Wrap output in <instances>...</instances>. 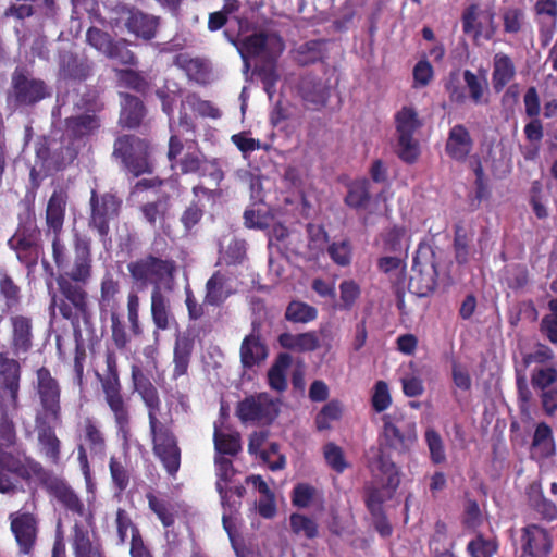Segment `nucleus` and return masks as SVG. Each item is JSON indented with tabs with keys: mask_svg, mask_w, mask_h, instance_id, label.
Here are the masks:
<instances>
[{
	"mask_svg": "<svg viewBox=\"0 0 557 557\" xmlns=\"http://www.w3.org/2000/svg\"><path fill=\"white\" fill-rule=\"evenodd\" d=\"M38 482L46 492L57 499L62 508L94 524V512L69 482L44 467V465L24 451H3L0 449V493L14 494L23 490V484Z\"/></svg>",
	"mask_w": 557,
	"mask_h": 557,
	"instance_id": "nucleus-1",
	"label": "nucleus"
},
{
	"mask_svg": "<svg viewBox=\"0 0 557 557\" xmlns=\"http://www.w3.org/2000/svg\"><path fill=\"white\" fill-rule=\"evenodd\" d=\"M131 382L147 410L149 437L152 453L165 472L175 478L181 468L182 449L173 431L172 420L162 421V401L157 386L141 366H131Z\"/></svg>",
	"mask_w": 557,
	"mask_h": 557,
	"instance_id": "nucleus-2",
	"label": "nucleus"
},
{
	"mask_svg": "<svg viewBox=\"0 0 557 557\" xmlns=\"http://www.w3.org/2000/svg\"><path fill=\"white\" fill-rule=\"evenodd\" d=\"M238 25V38L233 41V44L237 47L246 64L248 58H258L264 62V65L259 70V75L264 85V90L271 99L275 92V85L278 81V74L273 65V61L283 52L284 44L274 33H260L245 36L244 33L248 28V23H244L239 20Z\"/></svg>",
	"mask_w": 557,
	"mask_h": 557,
	"instance_id": "nucleus-3",
	"label": "nucleus"
},
{
	"mask_svg": "<svg viewBox=\"0 0 557 557\" xmlns=\"http://www.w3.org/2000/svg\"><path fill=\"white\" fill-rule=\"evenodd\" d=\"M381 420V445L399 455L408 454L418 442L414 417L401 408H395L384 413Z\"/></svg>",
	"mask_w": 557,
	"mask_h": 557,
	"instance_id": "nucleus-4",
	"label": "nucleus"
},
{
	"mask_svg": "<svg viewBox=\"0 0 557 557\" xmlns=\"http://www.w3.org/2000/svg\"><path fill=\"white\" fill-rule=\"evenodd\" d=\"M36 393L39 399L41 421L58 424L62 420L61 386L50 370L41 367L36 371Z\"/></svg>",
	"mask_w": 557,
	"mask_h": 557,
	"instance_id": "nucleus-5",
	"label": "nucleus"
},
{
	"mask_svg": "<svg viewBox=\"0 0 557 557\" xmlns=\"http://www.w3.org/2000/svg\"><path fill=\"white\" fill-rule=\"evenodd\" d=\"M113 154L121 158L125 168L136 176L152 171L149 145L144 139L135 136L119 137Z\"/></svg>",
	"mask_w": 557,
	"mask_h": 557,
	"instance_id": "nucleus-6",
	"label": "nucleus"
},
{
	"mask_svg": "<svg viewBox=\"0 0 557 557\" xmlns=\"http://www.w3.org/2000/svg\"><path fill=\"white\" fill-rule=\"evenodd\" d=\"M82 432L84 444L77 446V460L86 482H89L91 480V470L87 449H89L92 456H102L106 453L107 440L98 422L90 417L84 419Z\"/></svg>",
	"mask_w": 557,
	"mask_h": 557,
	"instance_id": "nucleus-7",
	"label": "nucleus"
},
{
	"mask_svg": "<svg viewBox=\"0 0 557 557\" xmlns=\"http://www.w3.org/2000/svg\"><path fill=\"white\" fill-rule=\"evenodd\" d=\"M398 135V156L406 162H413L419 154L418 141L413 138L414 132L421 123L416 110L404 107L395 116Z\"/></svg>",
	"mask_w": 557,
	"mask_h": 557,
	"instance_id": "nucleus-8",
	"label": "nucleus"
},
{
	"mask_svg": "<svg viewBox=\"0 0 557 557\" xmlns=\"http://www.w3.org/2000/svg\"><path fill=\"white\" fill-rule=\"evenodd\" d=\"M40 231L33 218L28 216L20 224L15 234L9 239L8 244L16 252L20 261L27 267L34 264L39 256Z\"/></svg>",
	"mask_w": 557,
	"mask_h": 557,
	"instance_id": "nucleus-9",
	"label": "nucleus"
},
{
	"mask_svg": "<svg viewBox=\"0 0 557 557\" xmlns=\"http://www.w3.org/2000/svg\"><path fill=\"white\" fill-rule=\"evenodd\" d=\"M103 400L109 408L117 437L128 445L132 437L131 405L124 395L123 387L101 389Z\"/></svg>",
	"mask_w": 557,
	"mask_h": 557,
	"instance_id": "nucleus-10",
	"label": "nucleus"
},
{
	"mask_svg": "<svg viewBox=\"0 0 557 557\" xmlns=\"http://www.w3.org/2000/svg\"><path fill=\"white\" fill-rule=\"evenodd\" d=\"M276 405L268 393H259L245 397L236 406V416L243 423H271L277 416Z\"/></svg>",
	"mask_w": 557,
	"mask_h": 557,
	"instance_id": "nucleus-11",
	"label": "nucleus"
},
{
	"mask_svg": "<svg viewBox=\"0 0 557 557\" xmlns=\"http://www.w3.org/2000/svg\"><path fill=\"white\" fill-rule=\"evenodd\" d=\"M84 112L76 113L65 120L66 135L73 139H81L92 135L100 127V120L96 114L100 106L95 99L84 100L76 104Z\"/></svg>",
	"mask_w": 557,
	"mask_h": 557,
	"instance_id": "nucleus-12",
	"label": "nucleus"
},
{
	"mask_svg": "<svg viewBox=\"0 0 557 557\" xmlns=\"http://www.w3.org/2000/svg\"><path fill=\"white\" fill-rule=\"evenodd\" d=\"M9 520L20 553L30 554L37 540L38 521L36 516L32 512L15 511L10 513Z\"/></svg>",
	"mask_w": 557,
	"mask_h": 557,
	"instance_id": "nucleus-13",
	"label": "nucleus"
},
{
	"mask_svg": "<svg viewBox=\"0 0 557 557\" xmlns=\"http://www.w3.org/2000/svg\"><path fill=\"white\" fill-rule=\"evenodd\" d=\"M520 548V557H548L553 540L545 528L531 523L521 529Z\"/></svg>",
	"mask_w": 557,
	"mask_h": 557,
	"instance_id": "nucleus-14",
	"label": "nucleus"
},
{
	"mask_svg": "<svg viewBox=\"0 0 557 557\" xmlns=\"http://www.w3.org/2000/svg\"><path fill=\"white\" fill-rule=\"evenodd\" d=\"M120 206L121 201L114 195L104 194L98 196L95 190L91 191V218L89 224L98 231L100 236L108 234V224L117 215Z\"/></svg>",
	"mask_w": 557,
	"mask_h": 557,
	"instance_id": "nucleus-15",
	"label": "nucleus"
},
{
	"mask_svg": "<svg viewBox=\"0 0 557 557\" xmlns=\"http://www.w3.org/2000/svg\"><path fill=\"white\" fill-rule=\"evenodd\" d=\"M168 158L171 162V168L178 166L183 174L197 173L203 166L201 152L190 146L185 148L176 136H171L170 138Z\"/></svg>",
	"mask_w": 557,
	"mask_h": 557,
	"instance_id": "nucleus-16",
	"label": "nucleus"
},
{
	"mask_svg": "<svg viewBox=\"0 0 557 557\" xmlns=\"http://www.w3.org/2000/svg\"><path fill=\"white\" fill-rule=\"evenodd\" d=\"M153 187V181L152 180H140L136 183L134 186L131 195L129 200L132 202H139L141 200H147V203L143 205L140 207V211L145 218V220L150 223L151 225H154L157 221H160L163 219L168 206L166 202L163 200H153L150 201L149 197V189Z\"/></svg>",
	"mask_w": 557,
	"mask_h": 557,
	"instance_id": "nucleus-17",
	"label": "nucleus"
},
{
	"mask_svg": "<svg viewBox=\"0 0 557 557\" xmlns=\"http://www.w3.org/2000/svg\"><path fill=\"white\" fill-rule=\"evenodd\" d=\"M127 268L133 278H168L176 274V267L173 261L152 256L131 262Z\"/></svg>",
	"mask_w": 557,
	"mask_h": 557,
	"instance_id": "nucleus-18",
	"label": "nucleus"
},
{
	"mask_svg": "<svg viewBox=\"0 0 557 557\" xmlns=\"http://www.w3.org/2000/svg\"><path fill=\"white\" fill-rule=\"evenodd\" d=\"M117 23H122L129 33L137 37L149 40L156 35L158 20L138 10L122 8L119 13Z\"/></svg>",
	"mask_w": 557,
	"mask_h": 557,
	"instance_id": "nucleus-19",
	"label": "nucleus"
},
{
	"mask_svg": "<svg viewBox=\"0 0 557 557\" xmlns=\"http://www.w3.org/2000/svg\"><path fill=\"white\" fill-rule=\"evenodd\" d=\"M269 348L259 330L253 325L252 332L246 335L240 344L239 357L243 368L252 369L267 360Z\"/></svg>",
	"mask_w": 557,
	"mask_h": 557,
	"instance_id": "nucleus-20",
	"label": "nucleus"
},
{
	"mask_svg": "<svg viewBox=\"0 0 557 557\" xmlns=\"http://www.w3.org/2000/svg\"><path fill=\"white\" fill-rule=\"evenodd\" d=\"M37 440L40 455L51 465L58 466L61 461L62 443L49 421H41L37 416Z\"/></svg>",
	"mask_w": 557,
	"mask_h": 557,
	"instance_id": "nucleus-21",
	"label": "nucleus"
},
{
	"mask_svg": "<svg viewBox=\"0 0 557 557\" xmlns=\"http://www.w3.org/2000/svg\"><path fill=\"white\" fill-rule=\"evenodd\" d=\"M13 97L18 104H33L48 94L44 82L15 73L12 78Z\"/></svg>",
	"mask_w": 557,
	"mask_h": 557,
	"instance_id": "nucleus-22",
	"label": "nucleus"
},
{
	"mask_svg": "<svg viewBox=\"0 0 557 557\" xmlns=\"http://www.w3.org/2000/svg\"><path fill=\"white\" fill-rule=\"evenodd\" d=\"M297 90L305 104L312 109L325 106L330 96L329 87L320 78L312 75L301 77Z\"/></svg>",
	"mask_w": 557,
	"mask_h": 557,
	"instance_id": "nucleus-23",
	"label": "nucleus"
},
{
	"mask_svg": "<svg viewBox=\"0 0 557 557\" xmlns=\"http://www.w3.org/2000/svg\"><path fill=\"white\" fill-rule=\"evenodd\" d=\"M494 15L491 12L480 11L476 7L469 8L463 14V32L474 38L491 39L494 35Z\"/></svg>",
	"mask_w": 557,
	"mask_h": 557,
	"instance_id": "nucleus-24",
	"label": "nucleus"
},
{
	"mask_svg": "<svg viewBox=\"0 0 557 557\" xmlns=\"http://www.w3.org/2000/svg\"><path fill=\"white\" fill-rule=\"evenodd\" d=\"M0 377L3 388L9 392L12 407L17 408L21 366L17 360L9 358L7 352H0Z\"/></svg>",
	"mask_w": 557,
	"mask_h": 557,
	"instance_id": "nucleus-25",
	"label": "nucleus"
},
{
	"mask_svg": "<svg viewBox=\"0 0 557 557\" xmlns=\"http://www.w3.org/2000/svg\"><path fill=\"white\" fill-rule=\"evenodd\" d=\"M72 549L74 557H104L100 542H92L89 531L78 521L72 527Z\"/></svg>",
	"mask_w": 557,
	"mask_h": 557,
	"instance_id": "nucleus-26",
	"label": "nucleus"
},
{
	"mask_svg": "<svg viewBox=\"0 0 557 557\" xmlns=\"http://www.w3.org/2000/svg\"><path fill=\"white\" fill-rule=\"evenodd\" d=\"M473 148L469 131L462 124H456L448 133L446 141L447 154L456 161H465Z\"/></svg>",
	"mask_w": 557,
	"mask_h": 557,
	"instance_id": "nucleus-27",
	"label": "nucleus"
},
{
	"mask_svg": "<svg viewBox=\"0 0 557 557\" xmlns=\"http://www.w3.org/2000/svg\"><path fill=\"white\" fill-rule=\"evenodd\" d=\"M10 321L12 326L11 347L13 352L16 356L28 352L33 346V326L30 318L13 315Z\"/></svg>",
	"mask_w": 557,
	"mask_h": 557,
	"instance_id": "nucleus-28",
	"label": "nucleus"
},
{
	"mask_svg": "<svg viewBox=\"0 0 557 557\" xmlns=\"http://www.w3.org/2000/svg\"><path fill=\"white\" fill-rule=\"evenodd\" d=\"M194 346V339L189 335H183L176 338L173 349V380H177L187 374Z\"/></svg>",
	"mask_w": 557,
	"mask_h": 557,
	"instance_id": "nucleus-29",
	"label": "nucleus"
},
{
	"mask_svg": "<svg viewBox=\"0 0 557 557\" xmlns=\"http://www.w3.org/2000/svg\"><path fill=\"white\" fill-rule=\"evenodd\" d=\"M516 76V66L512 59L497 52L493 57L492 86L496 92L502 91Z\"/></svg>",
	"mask_w": 557,
	"mask_h": 557,
	"instance_id": "nucleus-30",
	"label": "nucleus"
},
{
	"mask_svg": "<svg viewBox=\"0 0 557 557\" xmlns=\"http://www.w3.org/2000/svg\"><path fill=\"white\" fill-rule=\"evenodd\" d=\"M67 196L63 190H55L50 197L46 210L49 234H60L63 228Z\"/></svg>",
	"mask_w": 557,
	"mask_h": 557,
	"instance_id": "nucleus-31",
	"label": "nucleus"
},
{
	"mask_svg": "<svg viewBox=\"0 0 557 557\" xmlns=\"http://www.w3.org/2000/svg\"><path fill=\"white\" fill-rule=\"evenodd\" d=\"M151 317L156 325L153 335L158 339L159 331L170 329V320L172 319L170 302L158 285L154 286L151 293Z\"/></svg>",
	"mask_w": 557,
	"mask_h": 557,
	"instance_id": "nucleus-32",
	"label": "nucleus"
},
{
	"mask_svg": "<svg viewBox=\"0 0 557 557\" xmlns=\"http://www.w3.org/2000/svg\"><path fill=\"white\" fill-rule=\"evenodd\" d=\"M293 363V358L287 352H280L268 370V385L272 391L284 393L287 387V370Z\"/></svg>",
	"mask_w": 557,
	"mask_h": 557,
	"instance_id": "nucleus-33",
	"label": "nucleus"
},
{
	"mask_svg": "<svg viewBox=\"0 0 557 557\" xmlns=\"http://www.w3.org/2000/svg\"><path fill=\"white\" fill-rule=\"evenodd\" d=\"M385 449L386 448H384V446H380L377 454L373 458V463L379 472L385 476L383 487L394 493L400 484V473L396 463L392 460Z\"/></svg>",
	"mask_w": 557,
	"mask_h": 557,
	"instance_id": "nucleus-34",
	"label": "nucleus"
},
{
	"mask_svg": "<svg viewBox=\"0 0 557 557\" xmlns=\"http://www.w3.org/2000/svg\"><path fill=\"white\" fill-rule=\"evenodd\" d=\"M277 341L281 347L300 352L313 351L320 346L319 338L314 332L300 334L285 332L278 335Z\"/></svg>",
	"mask_w": 557,
	"mask_h": 557,
	"instance_id": "nucleus-35",
	"label": "nucleus"
},
{
	"mask_svg": "<svg viewBox=\"0 0 557 557\" xmlns=\"http://www.w3.org/2000/svg\"><path fill=\"white\" fill-rule=\"evenodd\" d=\"M383 252L406 256L409 249V235L404 227L393 226L383 233Z\"/></svg>",
	"mask_w": 557,
	"mask_h": 557,
	"instance_id": "nucleus-36",
	"label": "nucleus"
},
{
	"mask_svg": "<svg viewBox=\"0 0 557 557\" xmlns=\"http://www.w3.org/2000/svg\"><path fill=\"white\" fill-rule=\"evenodd\" d=\"M106 369L103 373H96L97 380L100 383L101 389L123 387L120 370L117 364V356L113 349L108 348L104 354Z\"/></svg>",
	"mask_w": 557,
	"mask_h": 557,
	"instance_id": "nucleus-37",
	"label": "nucleus"
},
{
	"mask_svg": "<svg viewBox=\"0 0 557 557\" xmlns=\"http://www.w3.org/2000/svg\"><path fill=\"white\" fill-rule=\"evenodd\" d=\"M122 110L120 123L126 127H135L139 125L144 117V107L138 98L128 94H121Z\"/></svg>",
	"mask_w": 557,
	"mask_h": 557,
	"instance_id": "nucleus-38",
	"label": "nucleus"
},
{
	"mask_svg": "<svg viewBox=\"0 0 557 557\" xmlns=\"http://www.w3.org/2000/svg\"><path fill=\"white\" fill-rule=\"evenodd\" d=\"M213 443L220 455L236 456L242 450L240 434L223 433L216 424H214Z\"/></svg>",
	"mask_w": 557,
	"mask_h": 557,
	"instance_id": "nucleus-39",
	"label": "nucleus"
},
{
	"mask_svg": "<svg viewBox=\"0 0 557 557\" xmlns=\"http://www.w3.org/2000/svg\"><path fill=\"white\" fill-rule=\"evenodd\" d=\"M529 500L532 509L540 515L543 520L552 522L557 519V506L544 495L540 486L537 488L532 487L529 494Z\"/></svg>",
	"mask_w": 557,
	"mask_h": 557,
	"instance_id": "nucleus-40",
	"label": "nucleus"
},
{
	"mask_svg": "<svg viewBox=\"0 0 557 557\" xmlns=\"http://www.w3.org/2000/svg\"><path fill=\"white\" fill-rule=\"evenodd\" d=\"M81 282L85 281H58L62 295L83 314L87 312V293Z\"/></svg>",
	"mask_w": 557,
	"mask_h": 557,
	"instance_id": "nucleus-41",
	"label": "nucleus"
},
{
	"mask_svg": "<svg viewBox=\"0 0 557 557\" xmlns=\"http://www.w3.org/2000/svg\"><path fill=\"white\" fill-rule=\"evenodd\" d=\"M214 461L216 466L218 475L215 487L221 496L223 505H225L227 499V485L232 482L233 476L236 474V470L234 468L232 460L225 457H215Z\"/></svg>",
	"mask_w": 557,
	"mask_h": 557,
	"instance_id": "nucleus-42",
	"label": "nucleus"
},
{
	"mask_svg": "<svg viewBox=\"0 0 557 557\" xmlns=\"http://www.w3.org/2000/svg\"><path fill=\"white\" fill-rule=\"evenodd\" d=\"M530 384L535 392L557 387L555 366L536 367L531 371Z\"/></svg>",
	"mask_w": 557,
	"mask_h": 557,
	"instance_id": "nucleus-43",
	"label": "nucleus"
},
{
	"mask_svg": "<svg viewBox=\"0 0 557 557\" xmlns=\"http://www.w3.org/2000/svg\"><path fill=\"white\" fill-rule=\"evenodd\" d=\"M498 541L495 537H485L478 533L468 544L467 553L471 557H493L498 552Z\"/></svg>",
	"mask_w": 557,
	"mask_h": 557,
	"instance_id": "nucleus-44",
	"label": "nucleus"
},
{
	"mask_svg": "<svg viewBox=\"0 0 557 557\" xmlns=\"http://www.w3.org/2000/svg\"><path fill=\"white\" fill-rule=\"evenodd\" d=\"M532 447L540 448L543 457H550L555 454L553 430L546 422H540L535 426Z\"/></svg>",
	"mask_w": 557,
	"mask_h": 557,
	"instance_id": "nucleus-45",
	"label": "nucleus"
},
{
	"mask_svg": "<svg viewBox=\"0 0 557 557\" xmlns=\"http://www.w3.org/2000/svg\"><path fill=\"white\" fill-rule=\"evenodd\" d=\"M318 310L304 301L293 300L285 311V319L293 323H308L315 320Z\"/></svg>",
	"mask_w": 557,
	"mask_h": 557,
	"instance_id": "nucleus-46",
	"label": "nucleus"
},
{
	"mask_svg": "<svg viewBox=\"0 0 557 557\" xmlns=\"http://www.w3.org/2000/svg\"><path fill=\"white\" fill-rule=\"evenodd\" d=\"M504 32L507 34H518L527 25L525 11L519 7H506L502 11Z\"/></svg>",
	"mask_w": 557,
	"mask_h": 557,
	"instance_id": "nucleus-47",
	"label": "nucleus"
},
{
	"mask_svg": "<svg viewBox=\"0 0 557 557\" xmlns=\"http://www.w3.org/2000/svg\"><path fill=\"white\" fill-rule=\"evenodd\" d=\"M109 471L114 491L123 493L131 483V471L119 458L112 456L109 460Z\"/></svg>",
	"mask_w": 557,
	"mask_h": 557,
	"instance_id": "nucleus-48",
	"label": "nucleus"
},
{
	"mask_svg": "<svg viewBox=\"0 0 557 557\" xmlns=\"http://www.w3.org/2000/svg\"><path fill=\"white\" fill-rule=\"evenodd\" d=\"M343 414V405L337 399L326 403L315 416V426L319 431L331 429L334 421H338Z\"/></svg>",
	"mask_w": 557,
	"mask_h": 557,
	"instance_id": "nucleus-49",
	"label": "nucleus"
},
{
	"mask_svg": "<svg viewBox=\"0 0 557 557\" xmlns=\"http://www.w3.org/2000/svg\"><path fill=\"white\" fill-rule=\"evenodd\" d=\"M75 263L71 272V278H87L91 275L89 247L87 243L77 240L75 245Z\"/></svg>",
	"mask_w": 557,
	"mask_h": 557,
	"instance_id": "nucleus-50",
	"label": "nucleus"
},
{
	"mask_svg": "<svg viewBox=\"0 0 557 557\" xmlns=\"http://www.w3.org/2000/svg\"><path fill=\"white\" fill-rule=\"evenodd\" d=\"M425 444L430 451V460L434 465H441L446 461V453L441 434L433 428H428L424 432Z\"/></svg>",
	"mask_w": 557,
	"mask_h": 557,
	"instance_id": "nucleus-51",
	"label": "nucleus"
},
{
	"mask_svg": "<svg viewBox=\"0 0 557 557\" xmlns=\"http://www.w3.org/2000/svg\"><path fill=\"white\" fill-rule=\"evenodd\" d=\"M289 524L293 533L304 535L308 540H312L319 534L317 522L302 513H292Z\"/></svg>",
	"mask_w": 557,
	"mask_h": 557,
	"instance_id": "nucleus-52",
	"label": "nucleus"
},
{
	"mask_svg": "<svg viewBox=\"0 0 557 557\" xmlns=\"http://www.w3.org/2000/svg\"><path fill=\"white\" fill-rule=\"evenodd\" d=\"M371 407L376 413L386 411L392 405V395L387 382L379 380L375 382L371 394Z\"/></svg>",
	"mask_w": 557,
	"mask_h": 557,
	"instance_id": "nucleus-53",
	"label": "nucleus"
},
{
	"mask_svg": "<svg viewBox=\"0 0 557 557\" xmlns=\"http://www.w3.org/2000/svg\"><path fill=\"white\" fill-rule=\"evenodd\" d=\"M516 386H517V403H518L519 411L522 417H530L534 399H533V393H532L524 375L517 374Z\"/></svg>",
	"mask_w": 557,
	"mask_h": 557,
	"instance_id": "nucleus-54",
	"label": "nucleus"
},
{
	"mask_svg": "<svg viewBox=\"0 0 557 557\" xmlns=\"http://www.w3.org/2000/svg\"><path fill=\"white\" fill-rule=\"evenodd\" d=\"M146 498L150 510L157 515L163 527H172L175 522V517L171 511L170 504L164 499L158 498L153 493H147Z\"/></svg>",
	"mask_w": 557,
	"mask_h": 557,
	"instance_id": "nucleus-55",
	"label": "nucleus"
},
{
	"mask_svg": "<svg viewBox=\"0 0 557 557\" xmlns=\"http://www.w3.org/2000/svg\"><path fill=\"white\" fill-rule=\"evenodd\" d=\"M404 257L400 255L383 256L377 260V267L383 275L400 278L406 270Z\"/></svg>",
	"mask_w": 557,
	"mask_h": 557,
	"instance_id": "nucleus-56",
	"label": "nucleus"
},
{
	"mask_svg": "<svg viewBox=\"0 0 557 557\" xmlns=\"http://www.w3.org/2000/svg\"><path fill=\"white\" fill-rule=\"evenodd\" d=\"M323 454L327 466L337 473H343L350 466L345 458L343 449L334 443L325 444Z\"/></svg>",
	"mask_w": 557,
	"mask_h": 557,
	"instance_id": "nucleus-57",
	"label": "nucleus"
},
{
	"mask_svg": "<svg viewBox=\"0 0 557 557\" xmlns=\"http://www.w3.org/2000/svg\"><path fill=\"white\" fill-rule=\"evenodd\" d=\"M554 359L555 354L553 349L545 344L537 343L533 351L524 354L522 356V363L525 368L530 367L533 363L545 367L548 362L553 361Z\"/></svg>",
	"mask_w": 557,
	"mask_h": 557,
	"instance_id": "nucleus-58",
	"label": "nucleus"
},
{
	"mask_svg": "<svg viewBox=\"0 0 557 557\" xmlns=\"http://www.w3.org/2000/svg\"><path fill=\"white\" fill-rule=\"evenodd\" d=\"M317 488L309 483H297L292 491L290 499L293 506L307 508L313 502Z\"/></svg>",
	"mask_w": 557,
	"mask_h": 557,
	"instance_id": "nucleus-59",
	"label": "nucleus"
},
{
	"mask_svg": "<svg viewBox=\"0 0 557 557\" xmlns=\"http://www.w3.org/2000/svg\"><path fill=\"white\" fill-rule=\"evenodd\" d=\"M220 253L221 260L225 261L227 264L239 263L246 255L245 242L231 237L225 250L223 244H221Z\"/></svg>",
	"mask_w": 557,
	"mask_h": 557,
	"instance_id": "nucleus-60",
	"label": "nucleus"
},
{
	"mask_svg": "<svg viewBox=\"0 0 557 557\" xmlns=\"http://www.w3.org/2000/svg\"><path fill=\"white\" fill-rule=\"evenodd\" d=\"M111 339L119 350H125L131 342L126 326L119 313L111 312Z\"/></svg>",
	"mask_w": 557,
	"mask_h": 557,
	"instance_id": "nucleus-61",
	"label": "nucleus"
},
{
	"mask_svg": "<svg viewBox=\"0 0 557 557\" xmlns=\"http://www.w3.org/2000/svg\"><path fill=\"white\" fill-rule=\"evenodd\" d=\"M369 182L366 180L355 182L349 187L346 203L354 208L362 207L369 200Z\"/></svg>",
	"mask_w": 557,
	"mask_h": 557,
	"instance_id": "nucleus-62",
	"label": "nucleus"
},
{
	"mask_svg": "<svg viewBox=\"0 0 557 557\" xmlns=\"http://www.w3.org/2000/svg\"><path fill=\"white\" fill-rule=\"evenodd\" d=\"M107 57L124 65L136 64L135 54L127 48L125 40L113 41Z\"/></svg>",
	"mask_w": 557,
	"mask_h": 557,
	"instance_id": "nucleus-63",
	"label": "nucleus"
},
{
	"mask_svg": "<svg viewBox=\"0 0 557 557\" xmlns=\"http://www.w3.org/2000/svg\"><path fill=\"white\" fill-rule=\"evenodd\" d=\"M540 398L543 412L547 417H554L557 413V386L536 392Z\"/></svg>",
	"mask_w": 557,
	"mask_h": 557,
	"instance_id": "nucleus-64",
	"label": "nucleus"
}]
</instances>
